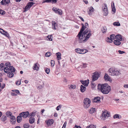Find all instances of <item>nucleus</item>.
Instances as JSON below:
<instances>
[{
  "instance_id": "f257e3e1",
  "label": "nucleus",
  "mask_w": 128,
  "mask_h": 128,
  "mask_svg": "<svg viewBox=\"0 0 128 128\" xmlns=\"http://www.w3.org/2000/svg\"><path fill=\"white\" fill-rule=\"evenodd\" d=\"M91 31L87 29L85 30L83 34H78L76 36V38L79 43L84 42L87 41L90 38L91 35Z\"/></svg>"
},
{
  "instance_id": "f03ea898",
  "label": "nucleus",
  "mask_w": 128,
  "mask_h": 128,
  "mask_svg": "<svg viewBox=\"0 0 128 128\" xmlns=\"http://www.w3.org/2000/svg\"><path fill=\"white\" fill-rule=\"evenodd\" d=\"M98 90L105 94H108L111 90L110 87L107 84H98L97 86Z\"/></svg>"
},
{
  "instance_id": "7ed1b4c3",
  "label": "nucleus",
  "mask_w": 128,
  "mask_h": 128,
  "mask_svg": "<svg viewBox=\"0 0 128 128\" xmlns=\"http://www.w3.org/2000/svg\"><path fill=\"white\" fill-rule=\"evenodd\" d=\"M108 72L109 74L112 76L119 75L120 74V72L114 68H110L108 70Z\"/></svg>"
},
{
  "instance_id": "20e7f679",
  "label": "nucleus",
  "mask_w": 128,
  "mask_h": 128,
  "mask_svg": "<svg viewBox=\"0 0 128 128\" xmlns=\"http://www.w3.org/2000/svg\"><path fill=\"white\" fill-rule=\"evenodd\" d=\"M91 101L90 99L88 98H85L83 102V106L85 108H88L90 104Z\"/></svg>"
},
{
  "instance_id": "39448f33",
  "label": "nucleus",
  "mask_w": 128,
  "mask_h": 128,
  "mask_svg": "<svg viewBox=\"0 0 128 128\" xmlns=\"http://www.w3.org/2000/svg\"><path fill=\"white\" fill-rule=\"evenodd\" d=\"M102 9L104 16H106L108 14V12L107 9V5L104 4L102 5Z\"/></svg>"
},
{
  "instance_id": "423d86ee",
  "label": "nucleus",
  "mask_w": 128,
  "mask_h": 128,
  "mask_svg": "<svg viewBox=\"0 0 128 128\" xmlns=\"http://www.w3.org/2000/svg\"><path fill=\"white\" fill-rule=\"evenodd\" d=\"M75 52L80 54H84L88 52V50L86 49L81 50L79 48H76L75 50Z\"/></svg>"
},
{
  "instance_id": "0eeeda50",
  "label": "nucleus",
  "mask_w": 128,
  "mask_h": 128,
  "mask_svg": "<svg viewBox=\"0 0 128 128\" xmlns=\"http://www.w3.org/2000/svg\"><path fill=\"white\" fill-rule=\"evenodd\" d=\"M34 4V3L32 2H28L24 8V11L26 12Z\"/></svg>"
},
{
  "instance_id": "6e6552de",
  "label": "nucleus",
  "mask_w": 128,
  "mask_h": 128,
  "mask_svg": "<svg viewBox=\"0 0 128 128\" xmlns=\"http://www.w3.org/2000/svg\"><path fill=\"white\" fill-rule=\"evenodd\" d=\"M99 77V75L98 72H95L93 74L92 77V81H94L97 80Z\"/></svg>"
},
{
  "instance_id": "1a4fd4ad",
  "label": "nucleus",
  "mask_w": 128,
  "mask_h": 128,
  "mask_svg": "<svg viewBox=\"0 0 128 128\" xmlns=\"http://www.w3.org/2000/svg\"><path fill=\"white\" fill-rule=\"evenodd\" d=\"M52 9L54 11L56 14H58L60 15L62 14V11L60 9L55 7H53Z\"/></svg>"
},
{
  "instance_id": "9d476101",
  "label": "nucleus",
  "mask_w": 128,
  "mask_h": 128,
  "mask_svg": "<svg viewBox=\"0 0 128 128\" xmlns=\"http://www.w3.org/2000/svg\"><path fill=\"white\" fill-rule=\"evenodd\" d=\"M28 114L29 112L28 111L22 112L19 114V115H20V116L24 118H27L28 115Z\"/></svg>"
},
{
  "instance_id": "9b49d317",
  "label": "nucleus",
  "mask_w": 128,
  "mask_h": 128,
  "mask_svg": "<svg viewBox=\"0 0 128 128\" xmlns=\"http://www.w3.org/2000/svg\"><path fill=\"white\" fill-rule=\"evenodd\" d=\"M54 122V120L52 119L48 120L45 121V122L48 126H49L52 124Z\"/></svg>"
},
{
  "instance_id": "f8f14e48",
  "label": "nucleus",
  "mask_w": 128,
  "mask_h": 128,
  "mask_svg": "<svg viewBox=\"0 0 128 128\" xmlns=\"http://www.w3.org/2000/svg\"><path fill=\"white\" fill-rule=\"evenodd\" d=\"M39 64L37 62L34 63L32 67V68L34 70H38L39 69Z\"/></svg>"
},
{
  "instance_id": "ddd939ff",
  "label": "nucleus",
  "mask_w": 128,
  "mask_h": 128,
  "mask_svg": "<svg viewBox=\"0 0 128 128\" xmlns=\"http://www.w3.org/2000/svg\"><path fill=\"white\" fill-rule=\"evenodd\" d=\"M10 121L11 123L12 124H14L16 122V119L15 117L13 116H11Z\"/></svg>"
},
{
  "instance_id": "4468645a",
  "label": "nucleus",
  "mask_w": 128,
  "mask_h": 128,
  "mask_svg": "<svg viewBox=\"0 0 128 128\" xmlns=\"http://www.w3.org/2000/svg\"><path fill=\"white\" fill-rule=\"evenodd\" d=\"M89 80H85L83 81L82 80H81L80 82L82 84H83L84 86H88V84L89 83Z\"/></svg>"
},
{
  "instance_id": "2eb2a0df",
  "label": "nucleus",
  "mask_w": 128,
  "mask_h": 128,
  "mask_svg": "<svg viewBox=\"0 0 128 128\" xmlns=\"http://www.w3.org/2000/svg\"><path fill=\"white\" fill-rule=\"evenodd\" d=\"M10 2V0H2L0 2V4L3 5H6L8 4Z\"/></svg>"
},
{
  "instance_id": "dca6fc26",
  "label": "nucleus",
  "mask_w": 128,
  "mask_h": 128,
  "mask_svg": "<svg viewBox=\"0 0 128 128\" xmlns=\"http://www.w3.org/2000/svg\"><path fill=\"white\" fill-rule=\"evenodd\" d=\"M102 116L104 118H108L110 116L109 113L107 111L103 112L102 113Z\"/></svg>"
},
{
  "instance_id": "f3484780",
  "label": "nucleus",
  "mask_w": 128,
  "mask_h": 128,
  "mask_svg": "<svg viewBox=\"0 0 128 128\" xmlns=\"http://www.w3.org/2000/svg\"><path fill=\"white\" fill-rule=\"evenodd\" d=\"M100 97L98 96L96 97L93 99V102H100Z\"/></svg>"
},
{
  "instance_id": "a211bd4d",
  "label": "nucleus",
  "mask_w": 128,
  "mask_h": 128,
  "mask_svg": "<svg viewBox=\"0 0 128 128\" xmlns=\"http://www.w3.org/2000/svg\"><path fill=\"white\" fill-rule=\"evenodd\" d=\"M104 78L106 80L109 81L111 80L110 78L108 75L106 74H105Z\"/></svg>"
},
{
  "instance_id": "6ab92c4d",
  "label": "nucleus",
  "mask_w": 128,
  "mask_h": 128,
  "mask_svg": "<svg viewBox=\"0 0 128 128\" xmlns=\"http://www.w3.org/2000/svg\"><path fill=\"white\" fill-rule=\"evenodd\" d=\"M113 118L114 119L118 118L120 119L122 118V116L121 115L119 114H116L114 115Z\"/></svg>"
},
{
  "instance_id": "aec40b11",
  "label": "nucleus",
  "mask_w": 128,
  "mask_h": 128,
  "mask_svg": "<svg viewBox=\"0 0 128 128\" xmlns=\"http://www.w3.org/2000/svg\"><path fill=\"white\" fill-rule=\"evenodd\" d=\"M116 38V40L120 41H122V38L120 34H117L115 36Z\"/></svg>"
},
{
  "instance_id": "412c9836",
  "label": "nucleus",
  "mask_w": 128,
  "mask_h": 128,
  "mask_svg": "<svg viewBox=\"0 0 128 128\" xmlns=\"http://www.w3.org/2000/svg\"><path fill=\"white\" fill-rule=\"evenodd\" d=\"M120 41L116 40H114V44L116 45H119L121 43Z\"/></svg>"
},
{
  "instance_id": "4be33fe9",
  "label": "nucleus",
  "mask_w": 128,
  "mask_h": 128,
  "mask_svg": "<svg viewBox=\"0 0 128 128\" xmlns=\"http://www.w3.org/2000/svg\"><path fill=\"white\" fill-rule=\"evenodd\" d=\"M82 27L80 30V31L78 32V34H83L84 33L83 31L85 29V26H84L83 24H82Z\"/></svg>"
},
{
  "instance_id": "5701e85b",
  "label": "nucleus",
  "mask_w": 128,
  "mask_h": 128,
  "mask_svg": "<svg viewBox=\"0 0 128 128\" xmlns=\"http://www.w3.org/2000/svg\"><path fill=\"white\" fill-rule=\"evenodd\" d=\"M16 120L17 122L20 123L22 120V117L20 116V115H19V116H18L17 117Z\"/></svg>"
},
{
  "instance_id": "b1692460",
  "label": "nucleus",
  "mask_w": 128,
  "mask_h": 128,
  "mask_svg": "<svg viewBox=\"0 0 128 128\" xmlns=\"http://www.w3.org/2000/svg\"><path fill=\"white\" fill-rule=\"evenodd\" d=\"M29 121L30 123L33 124L34 122L35 118L33 117H30L29 119Z\"/></svg>"
},
{
  "instance_id": "393cba45",
  "label": "nucleus",
  "mask_w": 128,
  "mask_h": 128,
  "mask_svg": "<svg viewBox=\"0 0 128 128\" xmlns=\"http://www.w3.org/2000/svg\"><path fill=\"white\" fill-rule=\"evenodd\" d=\"M56 55L57 56V58L58 60L61 59V54L60 52H58L56 53Z\"/></svg>"
},
{
  "instance_id": "a878e982",
  "label": "nucleus",
  "mask_w": 128,
  "mask_h": 128,
  "mask_svg": "<svg viewBox=\"0 0 128 128\" xmlns=\"http://www.w3.org/2000/svg\"><path fill=\"white\" fill-rule=\"evenodd\" d=\"M96 111V110L95 108H91L90 109L89 113L92 114L95 112Z\"/></svg>"
},
{
  "instance_id": "bb28decb",
  "label": "nucleus",
  "mask_w": 128,
  "mask_h": 128,
  "mask_svg": "<svg viewBox=\"0 0 128 128\" xmlns=\"http://www.w3.org/2000/svg\"><path fill=\"white\" fill-rule=\"evenodd\" d=\"M10 71L11 72H15L16 70L15 68L12 66H10Z\"/></svg>"
},
{
  "instance_id": "cd10ccee",
  "label": "nucleus",
  "mask_w": 128,
  "mask_h": 128,
  "mask_svg": "<svg viewBox=\"0 0 128 128\" xmlns=\"http://www.w3.org/2000/svg\"><path fill=\"white\" fill-rule=\"evenodd\" d=\"M56 23L55 22L52 21V27L53 29L56 30L55 26H56Z\"/></svg>"
},
{
  "instance_id": "c85d7f7f",
  "label": "nucleus",
  "mask_w": 128,
  "mask_h": 128,
  "mask_svg": "<svg viewBox=\"0 0 128 128\" xmlns=\"http://www.w3.org/2000/svg\"><path fill=\"white\" fill-rule=\"evenodd\" d=\"M86 88L85 86L82 85L81 86L80 90L81 92H84L86 90Z\"/></svg>"
},
{
  "instance_id": "c756f323",
  "label": "nucleus",
  "mask_w": 128,
  "mask_h": 128,
  "mask_svg": "<svg viewBox=\"0 0 128 128\" xmlns=\"http://www.w3.org/2000/svg\"><path fill=\"white\" fill-rule=\"evenodd\" d=\"M107 29L106 27H103L102 28V31L103 33H105L106 32Z\"/></svg>"
},
{
  "instance_id": "7c9ffc66",
  "label": "nucleus",
  "mask_w": 128,
  "mask_h": 128,
  "mask_svg": "<svg viewBox=\"0 0 128 128\" xmlns=\"http://www.w3.org/2000/svg\"><path fill=\"white\" fill-rule=\"evenodd\" d=\"M12 72H9L8 73V76L9 78H11L13 77L14 74Z\"/></svg>"
},
{
  "instance_id": "2f4dec72",
  "label": "nucleus",
  "mask_w": 128,
  "mask_h": 128,
  "mask_svg": "<svg viewBox=\"0 0 128 128\" xmlns=\"http://www.w3.org/2000/svg\"><path fill=\"white\" fill-rule=\"evenodd\" d=\"M106 41L108 42H112L113 41V40L109 37H108L106 38Z\"/></svg>"
},
{
  "instance_id": "473e14b6",
  "label": "nucleus",
  "mask_w": 128,
  "mask_h": 128,
  "mask_svg": "<svg viewBox=\"0 0 128 128\" xmlns=\"http://www.w3.org/2000/svg\"><path fill=\"white\" fill-rule=\"evenodd\" d=\"M4 69V72L6 73H8L10 71L9 68L8 67L5 68Z\"/></svg>"
},
{
  "instance_id": "72a5a7b5",
  "label": "nucleus",
  "mask_w": 128,
  "mask_h": 128,
  "mask_svg": "<svg viewBox=\"0 0 128 128\" xmlns=\"http://www.w3.org/2000/svg\"><path fill=\"white\" fill-rule=\"evenodd\" d=\"M6 114L7 116L8 117H9L10 116H12V113L8 111L6 112Z\"/></svg>"
},
{
  "instance_id": "f704fd0d",
  "label": "nucleus",
  "mask_w": 128,
  "mask_h": 128,
  "mask_svg": "<svg viewBox=\"0 0 128 128\" xmlns=\"http://www.w3.org/2000/svg\"><path fill=\"white\" fill-rule=\"evenodd\" d=\"M4 64L3 63H1L0 64V70H2L4 69Z\"/></svg>"
},
{
  "instance_id": "c9c22d12",
  "label": "nucleus",
  "mask_w": 128,
  "mask_h": 128,
  "mask_svg": "<svg viewBox=\"0 0 128 128\" xmlns=\"http://www.w3.org/2000/svg\"><path fill=\"white\" fill-rule=\"evenodd\" d=\"M1 120L2 121H5L6 120V117L5 116H3L2 117Z\"/></svg>"
},
{
  "instance_id": "e433bc0d",
  "label": "nucleus",
  "mask_w": 128,
  "mask_h": 128,
  "mask_svg": "<svg viewBox=\"0 0 128 128\" xmlns=\"http://www.w3.org/2000/svg\"><path fill=\"white\" fill-rule=\"evenodd\" d=\"M94 9L92 7H91L89 8V12L88 14H90V13L92 12H93L94 11Z\"/></svg>"
},
{
  "instance_id": "4c0bfd02",
  "label": "nucleus",
  "mask_w": 128,
  "mask_h": 128,
  "mask_svg": "<svg viewBox=\"0 0 128 128\" xmlns=\"http://www.w3.org/2000/svg\"><path fill=\"white\" fill-rule=\"evenodd\" d=\"M76 86L74 84H71L70 87V89H74L76 88Z\"/></svg>"
},
{
  "instance_id": "58836bf2",
  "label": "nucleus",
  "mask_w": 128,
  "mask_h": 128,
  "mask_svg": "<svg viewBox=\"0 0 128 128\" xmlns=\"http://www.w3.org/2000/svg\"><path fill=\"white\" fill-rule=\"evenodd\" d=\"M23 126L24 128H29V124L28 123H26Z\"/></svg>"
},
{
  "instance_id": "ea45409f",
  "label": "nucleus",
  "mask_w": 128,
  "mask_h": 128,
  "mask_svg": "<svg viewBox=\"0 0 128 128\" xmlns=\"http://www.w3.org/2000/svg\"><path fill=\"white\" fill-rule=\"evenodd\" d=\"M3 33L4 34H3L5 36H6L8 38L10 37V36L9 34L6 32L5 31Z\"/></svg>"
},
{
  "instance_id": "a19ab883",
  "label": "nucleus",
  "mask_w": 128,
  "mask_h": 128,
  "mask_svg": "<svg viewBox=\"0 0 128 128\" xmlns=\"http://www.w3.org/2000/svg\"><path fill=\"white\" fill-rule=\"evenodd\" d=\"M96 125H91L88 126L86 128H96Z\"/></svg>"
},
{
  "instance_id": "79ce46f5",
  "label": "nucleus",
  "mask_w": 128,
  "mask_h": 128,
  "mask_svg": "<svg viewBox=\"0 0 128 128\" xmlns=\"http://www.w3.org/2000/svg\"><path fill=\"white\" fill-rule=\"evenodd\" d=\"M113 25L115 26H120V24L118 22H115L113 23Z\"/></svg>"
},
{
  "instance_id": "37998d69",
  "label": "nucleus",
  "mask_w": 128,
  "mask_h": 128,
  "mask_svg": "<svg viewBox=\"0 0 128 128\" xmlns=\"http://www.w3.org/2000/svg\"><path fill=\"white\" fill-rule=\"evenodd\" d=\"M45 54L46 56L49 57L51 56V54L50 52H48L46 53Z\"/></svg>"
},
{
  "instance_id": "c03bdc74",
  "label": "nucleus",
  "mask_w": 128,
  "mask_h": 128,
  "mask_svg": "<svg viewBox=\"0 0 128 128\" xmlns=\"http://www.w3.org/2000/svg\"><path fill=\"white\" fill-rule=\"evenodd\" d=\"M115 36V35L114 34H112L110 36V38L113 40L114 39V37Z\"/></svg>"
},
{
  "instance_id": "a18cd8bd",
  "label": "nucleus",
  "mask_w": 128,
  "mask_h": 128,
  "mask_svg": "<svg viewBox=\"0 0 128 128\" xmlns=\"http://www.w3.org/2000/svg\"><path fill=\"white\" fill-rule=\"evenodd\" d=\"M5 13V12L0 8V14L2 15H4Z\"/></svg>"
},
{
  "instance_id": "49530a36",
  "label": "nucleus",
  "mask_w": 128,
  "mask_h": 128,
  "mask_svg": "<svg viewBox=\"0 0 128 128\" xmlns=\"http://www.w3.org/2000/svg\"><path fill=\"white\" fill-rule=\"evenodd\" d=\"M35 113L34 112H32L30 114L29 113L28 115L31 117L34 116H35Z\"/></svg>"
},
{
  "instance_id": "de8ad7c7",
  "label": "nucleus",
  "mask_w": 128,
  "mask_h": 128,
  "mask_svg": "<svg viewBox=\"0 0 128 128\" xmlns=\"http://www.w3.org/2000/svg\"><path fill=\"white\" fill-rule=\"evenodd\" d=\"M51 66L52 67H53L54 65V61L53 60H51L50 62Z\"/></svg>"
},
{
  "instance_id": "09e8293b",
  "label": "nucleus",
  "mask_w": 128,
  "mask_h": 128,
  "mask_svg": "<svg viewBox=\"0 0 128 128\" xmlns=\"http://www.w3.org/2000/svg\"><path fill=\"white\" fill-rule=\"evenodd\" d=\"M21 80H18L16 82V84L17 86H19L21 84Z\"/></svg>"
},
{
  "instance_id": "8fccbe9b",
  "label": "nucleus",
  "mask_w": 128,
  "mask_h": 128,
  "mask_svg": "<svg viewBox=\"0 0 128 128\" xmlns=\"http://www.w3.org/2000/svg\"><path fill=\"white\" fill-rule=\"evenodd\" d=\"M50 71V69L49 68H47L45 70V72L47 74H48L49 73Z\"/></svg>"
},
{
  "instance_id": "3c124183",
  "label": "nucleus",
  "mask_w": 128,
  "mask_h": 128,
  "mask_svg": "<svg viewBox=\"0 0 128 128\" xmlns=\"http://www.w3.org/2000/svg\"><path fill=\"white\" fill-rule=\"evenodd\" d=\"M10 63L9 62H7L5 63V65H6V66H7V67H9L10 66Z\"/></svg>"
},
{
  "instance_id": "603ef678",
  "label": "nucleus",
  "mask_w": 128,
  "mask_h": 128,
  "mask_svg": "<svg viewBox=\"0 0 128 128\" xmlns=\"http://www.w3.org/2000/svg\"><path fill=\"white\" fill-rule=\"evenodd\" d=\"M112 11L113 12H115L116 11V8L115 6H114V7H112Z\"/></svg>"
},
{
  "instance_id": "864d4df0",
  "label": "nucleus",
  "mask_w": 128,
  "mask_h": 128,
  "mask_svg": "<svg viewBox=\"0 0 128 128\" xmlns=\"http://www.w3.org/2000/svg\"><path fill=\"white\" fill-rule=\"evenodd\" d=\"M62 107V105H59L56 107V110H59L60 108Z\"/></svg>"
},
{
  "instance_id": "5fc2aeb1",
  "label": "nucleus",
  "mask_w": 128,
  "mask_h": 128,
  "mask_svg": "<svg viewBox=\"0 0 128 128\" xmlns=\"http://www.w3.org/2000/svg\"><path fill=\"white\" fill-rule=\"evenodd\" d=\"M5 31H4L1 28H0V32L2 34H3L4 33V32Z\"/></svg>"
},
{
  "instance_id": "6e6d98bb",
  "label": "nucleus",
  "mask_w": 128,
  "mask_h": 128,
  "mask_svg": "<svg viewBox=\"0 0 128 128\" xmlns=\"http://www.w3.org/2000/svg\"><path fill=\"white\" fill-rule=\"evenodd\" d=\"M82 64V66L84 68H86L87 66V64L86 63H83Z\"/></svg>"
},
{
  "instance_id": "4d7b16f0",
  "label": "nucleus",
  "mask_w": 128,
  "mask_h": 128,
  "mask_svg": "<svg viewBox=\"0 0 128 128\" xmlns=\"http://www.w3.org/2000/svg\"><path fill=\"white\" fill-rule=\"evenodd\" d=\"M51 0H44V1L42 3H44V2H51Z\"/></svg>"
},
{
  "instance_id": "13d9d810",
  "label": "nucleus",
  "mask_w": 128,
  "mask_h": 128,
  "mask_svg": "<svg viewBox=\"0 0 128 128\" xmlns=\"http://www.w3.org/2000/svg\"><path fill=\"white\" fill-rule=\"evenodd\" d=\"M120 54H121L125 53V52L124 51H121L120 50H119L118 51Z\"/></svg>"
},
{
  "instance_id": "bf43d9fd",
  "label": "nucleus",
  "mask_w": 128,
  "mask_h": 128,
  "mask_svg": "<svg viewBox=\"0 0 128 128\" xmlns=\"http://www.w3.org/2000/svg\"><path fill=\"white\" fill-rule=\"evenodd\" d=\"M51 35L50 36H48V40L50 41H52V39L51 37Z\"/></svg>"
},
{
  "instance_id": "052dcab7",
  "label": "nucleus",
  "mask_w": 128,
  "mask_h": 128,
  "mask_svg": "<svg viewBox=\"0 0 128 128\" xmlns=\"http://www.w3.org/2000/svg\"><path fill=\"white\" fill-rule=\"evenodd\" d=\"M5 85V84H4L3 83L2 84V86H1L0 87L2 89H3Z\"/></svg>"
},
{
  "instance_id": "680f3d73",
  "label": "nucleus",
  "mask_w": 128,
  "mask_h": 128,
  "mask_svg": "<svg viewBox=\"0 0 128 128\" xmlns=\"http://www.w3.org/2000/svg\"><path fill=\"white\" fill-rule=\"evenodd\" d=\"M12 91L14 92H16L17 94L19 93L20 92L18 90H12Z\"/></svg>"
},
{
  "instance_id": "e2e57ef3",
  "label": "nucleus",
  "mask_w": 128,
  "mask_h": 128,
  "mask_svg": "<svg viewBox=\"0 0 128 128\" xmlns=\"http://www.w3.org/2000/svg\"><path fill=\"white\" fill-rule=\"evenodd\" d=\"M57 0H51V2L52 3H55L57 2Z\"/></svg>"
},
{
  "instance_id": "0e129e2a",
  "label": "nucleus",
  "mask_w": 128,
  "mask_h": 128,
  "mask_svg": "<svg viewBox=\"0 0 128 128\" xmlns=\"http://www.w3.org/2000/svg\"><path fill=\"white\" fill-rule=\"evenodd\" d=\"M66 125V122H64L62 128H65Z\"/></svg>"
},
{
  "instance_id": "69168bd1",
  "label": "nucleus",
  "mask_w": 128,
  "mask_h": 128,
  "mask_svg": "<svg viewBox=\"0 0 128 128\" xmlns=\"http://www.w3.org/2000/svg\"><path fill=\"white\" fill-rule=\"evenodd\" d=\"M124 87L125 88H128V84H126L125 85H124Z\"/></svg>"
},
{
  "instance_id": "338daca9",
  "label": "nucleus",
  "mask_w": 128,
  "mask_h": 128,
  "mask_svg": "<svg viewBox=\"0 0 128 128\" xmlns=\"http://www.w3.org/2000/svg\"><path fill=\"white\" fill-rule=\"evenodd\" d=\"M11 95L12 96H16L17 95V94L14 92H12Z\"/></svg>"
},
{
  "instance_id": "774afa93",
  "label": "nucleus",
  "mask_w": 128,
  "mask_h": 128,
  "mask_svg": "<svg viewBox=\"0 0 128 128\" xmlns=\"http://www.w3.org/2000/svg\"><path fill=\"white\" fill-rule=\"evenodd\" d=\"M74 128H82L80 126H75L74 127Z\"/></svg>"
}]
</instances>
